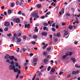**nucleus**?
<instances>
[{"mask_svg": "<svg viewBox=\"0 0 80 80\" xmlns=\"http://www.w3.org/2000/svg\"><path fill=\"white\" fill-rule=\"evenodd\" d=\"M35 11H34L32 13V14L30 15V16L32 17H33V18H37L39 17V16H38V12H36Z\"/></svg>", "mask_w": 80, "mask_h": 80, "instance_id": "1", "label": "nucleus"}, {"mask_svg": "<svg viewBox=\"0 0 80 80\" xmlns=\"http://www.w3.org/2000/svg\"><path fill=\"white\" fill-rule=\"evenodd\" d=\"M80 72V71L78 70L76 71H73L72 72V74L74 75H77Z\"/></svg>", "mask_w": 80, "mask_h": 80, "instance_id": "2", "label": "nucleus"}, {"mask_svg": "<svg viewBox=\"0 0 80 80\" xmlns=\"http://www.w3.org/2000/svg\"><path fill=\"white\" fill-rule=\"evenodd\" d=\"M55 68H52L51 70V71L50 72V75H53L54 73L53 72H55Z\"/></svg>", "mask_w": 80, "mask_h": 80, "instance_id": "3", "label": "nucleus"}, {"mask_svg": "<svg viewBox=\"0 0 80 80\" xmlns=\"http://www.w3.org/2000/svg\"><path fill=\"white\" fill-rule=\"evenodd\" d=\"M63 32H64V36H67V35H68V33H69L68 32V31L65 30H64L63 31Z\"/></svg>", "mask_w": 80, "mask_h": 80, "instance_id": "4", "label": "nucleus"}, {"mask_svg": "<svg viewBox=\"0 0 80 80\" xmlns=\"http://www.w3.org/2000/svg\"><path fill=\"white\" fill-rule=\"evenodd\" d=\"M15 68V65H14L13 66L12 65H10L9 67V69L11 70H13V68Z\"/></svg>", "mask_w": 80, "mask_h": 80, "instance_id": "5", "label": "nucleus"}, {"mask_svg": "<svg viewBox=\"0 0 80 80\" xmlns=\"http://www.w3.org/2000/svg\"><path fill=\"white\" fill-rule=\"evenodd\" d=\"M4 25L6 26V27H9L10 23L8 22H6L4 23Z\"/></svg>", "mask_w": 80, "mask_h": 80, "instance_id": "6", "label": "nucleus"}, {"mask_svg": "<svg viewBox=\"0 0 80 80\" xmlns=\"http://www.w3.org/2000/svg\"><path fill=\"white\" fill-rule=\"evenodd\" d=\"M16 23H18L20 22V19L18 18L15 19Z\"/></svg>", "mask_w": 80, "mask_h": 80, "instance_id": "7", "label": "nucleus"}, {"mask_svg": "<svg viewBox=\"0 0 80 80\" xmlns=\"http://www.w3.org/2000/svg\"><path fill=\"white\" fill-rule=\"evenodd\" d=\"M41 35L42 36H47V33L43 32L41 33Z\"/></svg>", "mask_w": 80, "mask_h": 80, "instance_id": "8", "label": "nucleus"}, {"mask_svg": "<svg viewBox=\"0 0 80 80\" xmlns=\"http://www.w3.org/2000/svg\"><path fill=\"white\" fill-rule=\"evenodd\" d=\"M68 54L67 53L66 55H64L62 57V58L63 60L64 59H65L67 57H68Z\"/></svg>", "mask_w": 80, "mask_h": 80, "instance_id": "9", "label": "nucleus"}, {"mask_svg": "<svg viewBox=\"0 0 80 80\" xmlns=\"http://www.w3.org/2000/svg\"><path fill=\"white\" fill-rule=\"evenodd\" d=\"M9 58H10L11 60H13L15 59V57L13 56H9Z\"/></svg>", "mask_w": 80, "mask_h": 80, "instance_id": "10", "label": "nucleus"}, {"mask_svg": "<svg viewBox=\"0 0 80 80\" xmlns=\"http://www.w3.org/2000/svg\"><path fill=\"white\" fill-rule=\"evenodd\" d=\"M29 27H30V24H28V25L27 24H25V28H27L28 29L29 28Z\"/></svg>", "mask_w": 80, "mask_h": 80, "instance_id": "11", "label": "nucleus"}, {"mask_svg": "<svg viewBox=\"0 0 80 80\" xmlns=\"http://www.w3.org/2000/svg\"><path fill=\"white\" fill-rule=\"evenodd\" d=\"M71 60H72L73 63H75V62H76V59H75V58H71Z\"/></svg>", "mask_w": 80, "mask_h": 80, "instance_id": "12", "label": "nucleus"}, {"mask_svg": "<svg viewBox=\"0 0 80 80\" xmlns=\"http://www.w3.org/2000/svg\"><path fill=\"white\" fill-rule=\"evenodd\" d=\"M10 56H9V55L8 54H7L5 57H4V58L5 59H8L9 58Z\"/></svg>", "mask_w": 80, "mask_h": 80, "instance_id": "13", "label": "nucleus"}, {"mask_svg": "<svg viewBox=\"0 0 80 80\" xmlns=\"http://www.w3.org/2000/svg\"><path fill=\"white\" fill-rule=\"evenodd\" d=\"M44 30H46V31H48V28L47 27H44L43 28Z\"/></svg>", "mask_w": 80, "mask_h": 80, "instance_id": "14", "label": "nucleus"}, {"mask_svg": "<svg viewBox=\"0 0 80 80\" xmlns=\"http://www.w3.org/2000/svg\"><path fill=\"white\" fill-rule=\"evenodd\" d=\"M48 62V59L47 58L44 59V62L45 63H47Z\"/></svg>", "mask_w": 80, "mask_h": 80, "instance_id": "15", "label": "nucleus"}, {"mask_svg": "<svg viewBox=\"0 0 80 80\" xmlns=\"http://www.w3.org/2000/svg\"><path fill=\"white\" fill-rule=\"evenodd\" d=\"M48 23L46 22H44L43 23V26H44V27H47V26H48Z\"/></svg>", "mask_w": 80, "mask_h": 80, "instance_id": "16", "label": "nucleus"}, {"mask_svg": "<svg viewBox=\"0 0 80 80\" xmlns=\"http://www.w3.org/2000/svg\"><path fill=\"white\" fill-rule=\"evenodd\" d=\"M66 15L67 17H70V14L69 13H66Z\"/></svg>", "mask_w": 80, "mask_h": 80, "instance_id": "17", "label": "nucleus"}, {"mask_svg": "<svg viewBox=\"0 0 80 80\" xmlns=\"http://www.w3.org/2000/svg\"><path fill=\"white\" fill-rule=\"evenodd\" d=\"M43 55L44 56H46L47 55V53L46 52H43Z\"/></svg>", "mask_w": 80, "mask_h": 80, "instance_id": "18", "label": "nucleus"}, {"mask_svg": "<svg viewBox=\"0 0 80 80\" xmlns=\"http://www.w3.org/2000/svg\"><path fill=\"white\" fill-rule=\"evenodd\" d=\"M47 46H48V44H47L46 45H44L42 47V49H45V48H46L47 47Z\"/></svg>", "mask_w": 80, "mask_h": 80, "instance_id": "19", "label": "nucleus"}, {"mask_svg": "<svg viewBox=\"0 0 80 80\" xmlns=\"http://www.w3.org/2000/svg\"><path fill=\"white\" fill-rule=\"evenodd\" d=\"M13 70L14 71V73H16V72H18V71L16 70V69H15V68H13Z\"/></svg>", "mask_w": 80, "mask_h": 80, "instance_id": "20", "label": "nucleus"}, {"mask_svg": "<svg viewBox=\"0 0 80 80\" xmlns=\"http://www.w3.org/2000/svg\"><path fill=\"white\" fill-rule=\"evenodd\" d=\"M12 10H8V13L9 14H10L11 13H12Z\"/></svg>", "mask_w": 80, "mask_h": 80, "instance_id": "21", "label": "nucleus"}, {"mask_svg": "<svg viewBox=\"0 0 80 80\" xmlns=\"http://www.w3.org/2000/svg\"><path fill=\"white\" fill-rule=\"evenodd\" d=\"M41 7H42V5L40 4L38 5L37 6V7L38 8H40Z\"/></svg>", "mask_w": 80, "mask_h": 80, "instance_id": "22", "label": "nucleus"}, {"mask_svg": "<svg viewBox=\"0 0 80 80\" xmlns=\"http://www.w3.org/2000/svg\"><path fill=\"white\" fill-rule=\"evenodd\" d=\"M69 28L70 30H72L73 29V26L72 25H70L69 26Z\"/></svg>", "mask_w": 80, "mask_h": 80, "instance_id": "23", "label": "nucleus"}, {"mask_svg": "<svg viewBox=\"0 0 80 80\" xmlns=\"http://www.w3.org/2000/svg\"><path fill=\"white\" fill-rule=\"evenodd\" d=\"M11 7H14L15 6V3H11Z\"/></svg>", "mask_w": 80, "mask_h": 80, "instance_id": "24", "label": "nucleus"}, {"mask_svg": "<svg viewBox=\"0 0 80 80\" xmlns=\"http://www.w3.org/2000/svg\"><path fill=\"white\" fill-rule=\"evenodd\" d=\"M6 62L9 63H10V61L9 59H8L6 60Z\"/></svg>", "mask_w": 80, "mask_h": 80, "instance_id": "25", "label": "nucleus"}, {"mask_svg": "<svg viewBox=\"0 0 80 80\" xmlns=\"http://www.w3.org/2000/svg\"><path fill=\"white\" fill-rule=\"evenodd\" d=\"M37 60H38V59L37 58H35L33 60V61L34 62H37Z\"/></svg>", "mask_w": 80, "mask_h": 80, "instance_id": "26", "label": "nucleus"}, {"mask_svg": "<svg viewBox=\"0 0 80 80\" xmlns=\"http://www.w3.org/2000/svg\"><path fill=\"white\" fill-rule=\"evenodd\" d=\"M8 28L7 27H6L5 29H4V31L5 32H7V31H8Z\"/></svg>", "mask_w": 80, "mask_h": 80, "instance_id": "27", "label": "nucleus"}, {"mask_svg": "<svg viewBox=\"0 0 80 80\" xmlns=\"http://www.w3.org/2000/svg\"><path fill=\"white\" fill-rule=\"evenodd\" d=\"M56 35L58 37H60V34L59 33H58Z\"/></svg>", "mask_w": 80, "mask_h": 80, "instance_id": "28", "label": "nucleus"}, {"mask_svg": "<svg viewBox=\"0 0 80 80\" xmlns=\"http://www.w3.org/2000/svg\"><path fill=\"white\" fill-rule=\"evenodd\" d=\"M75 67L76 68H80V66H78V64H76Z\"/></svg>", "mask_w": 80, "mask_h": 80, "instance_id": "29", "label": "nucleus"}, {"mask_svg": "<svg viewBox=\"0 0 80 80\" xmlns=\"http://www.w3.org/2000/svg\"><path fill=\"white\" fill-rule=\"evenodd\" d=\"M51 68V67L50 66L48 67L47 68V70L48 71H50V70Z\"/></svg>", "mask_w": 80, "mask_h": 80, "instance_id": "30", "label": "nucleus"}, {"mask_svg": "<svg viewBox=\"0 0 80 80\" xmlns=\"http://www.w3.org/2000/svg\"><path fill=\"white\" fill-rule=\"evenodd\" d=\"M51 48H48L46 50H48V51H50V50H51Z\"/></svg>", "mask_w": 80, "mask_h": 80, "instance_id": "31", "label": "nucleus"}, {"mask_svg": "<svg viewBox=\"0 0 80 80\" xmlns=\"http://www.w3.org/2000/svg\"><path fill=\"white\" fill-rule=\"evenodd\" d=\"M33 38H35V39H37V36L36 35H34L33 36Z\"/></svg>", "mask_w": 80, "mask_h": 80, "instance_id": "32", "label": "nucleus"}, {"mask_svg": "<svg viewBox=\"0 0 80 80\" xmlns=\"http://www.w3.org/2000/svg\"><path fill=\"white\" fill-rule=\"evenodd\" d=\"M54 41L55 43L58 41V39L57 38H54Z\"/></svg>", "mask_w": 80, "mask_h": 80, "instance_id": "33", "label": "nucleus"}, {"mask_svg": "<svg viewBox=\"0 0 80 80\" xmlns=\"http://www.w3.org/2000/svg\"><path fill=\"white\" fill-rule=\"evenodd\" d=\"M11 64L12 65H14V62H13V61H12L11 62H10Z\"/></svg>", "mask_w": 80, "mask_h": 80, "instance_id": "34", "label": "nucleus"}, {"mask_svg": "<svg viewBox=\"0 0 80 80\" xmlns=\"http://www.w3.org/2000/svg\"><path fill=\"white\" fill-rule=\"evenodd\" d=\"M21 13H22V11H19L18 13V15H21Z\"/></svg>", "mask_w": 80, "mask_h": 80, "instance_id": "35", "label": "nucleus"}, {"mask_svg": "<svg viewBox=\"0 0 80 80\" xmlns=\"http://www.w3.org/2000/svg\"><path fill=\"white\" fill-rule=\"evenodd\" d=\"M21 42V39H20V38H19L17 40V42L19 43V42Z\"/></svg>", "mask_w": 80, "mask_h": 80, "instance_id": "36", "label": "nucleus"}, {"mask_svg": "<svg viewBox=\"0 0 80 80\" xmlns=\"http://www.w3.org/2000/svg\"><path fill=\"white\" fill-rule=\"evenodd\" d=\"M73 55V53L72 52H70L69 53V56H72Z\"/></svg>", "mask_w": 80, "mask_h": 80, "instance_id": "37", "label": "nucleus"}, {"mask_svg": "<svg viewBox=\"0 0 80 80\" xmlns=\"http://www.w3.org/2000/svg\"><path fill=\"white\" fill-rule=\"evenodd\" d=\"M17 35L18 37H20V36H21V33L19 32V34H17Z\"/></svg>", "mask_w": 80, "mask_h": 80, "instance_id": "38", "label": "nucleus"}, {"mask_svg": "<svg viewBox=\"0 0 80 80\" xmlns=\"http://www.w3.org/2000/svg\"><path fill=\"white\" fill-rule=\"evenodd\" d=\"M15 66L17 67H18V62H17L16 64H15Z\"/></svg>", "mask_w": 80, "mask_h": 80, "instance_id": "39", "label": "nucleus"}, {"mask_svg": "<svg viewBox=\"0 0 80 80\" xmlns=\"http://www.w3.org/2000/svg\"><path fill=\"white\" fill-rule=\"evenodd\" d=\"M49 80H53V78H52V76H50L49 78Z\"/></svg>", "mask_w": 80, "mask_h": 80, "instance_id": "40", "label": "nucleus"}, {"mask_svg": "<svg viewBox=\"0 0 80 80\" xmlns=\"http://www.w3.org/2000/svg\"><path fill=\"white\" fill-rule=\"evenodd\" d=\"M52 31H53V32H55V30H56V29L55 28H52Z\"/></svg>", "mask_w": 80, "mask_h": 80, "instance_id": "41", "label": "nucleus"}, {"mask_svg": "<svg viewBox=\"0 0 80 80\" xmlns=\"http://www.w3.org/2000/svg\"><path fill=\"white\" fill-rule=\"evenodd\" d=\"M32 45H35L36 42L34 41H33L32 42Z\"/></svg>", "mask_w": 80, "mask_h": 80, "instance_id": "42", "label": "nucleus"}, {"mask_svg": "<svg viewBox=\"0 0 80 80\" xmlns=\"http://www.w3.org/2000/svg\"><path fill=\"white\" fill-rule=\"evenodd\" d=\"M15 40V38L14 37H13L12 38V41L14 42Z\"/></svg>", "mask_w": 80, "mask_h": 80, "instance_id": "43", "label": "nucleus"}, {"mask_svg": "<svg viewBox=\"0 0 80 80\" xmlns=\"http://www.w3.org/2000/svg\"><path fill=\"white\" fill-rule=\"evenodd\" d=\"M33 53H30V55H29V56L30 57H32V56H33Z\"/></svg>", "mask_w": 80, "mask_h": 80, "instance_id": "44", "label": "nucleus"}, {"mask_svg": "<svg viewBox=\"0 0 80 80\" xmlns=\"http://www.w3.org/2000/svg\"><path fill=\"white\" fill-rule=\"evenodd\" d=\"M23 38L24 40H26V39H27V37L25 36H23Z\"/></svg>", "mask_w": 80, "mask_h": 80, "instance_id": "45", "label": "nucleus"}, {"mask_svg": "<svg viewBox=\"0 0 80 80\" xmlns=\"http://www.w3.org/2000/svg\"><path fill=\"white\" fill-rule=\"evenodd\" d=\"M16 4L17 5H18V4H19V2L18 1H16Z\"/></svg>", "mask_w": 80, "mask_h": 80, "instance_id": "46", "label": "nucleus"}, {"mask_svg": "<svg viewBox=\"0 0 80 80\" xmlns=\"http://www.w3.org/2000/svg\"><path fill=\"white\" fill-rule=\"evenodd\" d=\"M74 43L75 44V45H77V44H78V42L77 41H75Z\"/></svg>", "mask_w": 80, "mask_h": 80, "instance_id": "47", "label": "nucleus"}, {"mask_svg": "<svg viewBox=\"0 0 80 80\" xmlns=\"http://www.w3.org/2000/svg\"><path fill=\"white\" fill-rule=\"evenodd\" d=\"M12 34H11V33H10L9 34H7V35L8 37H10V36H11V35Z\"/></svg>", "mask_w": 80, "mask_h": 80, "instance_id": "48", "label": "nucleus"}, {"mask_svg": "<svg viewBox=\"0 0 80 80\" xmlns=\"http://www.w3.org/2000/svg\"><path fill=\"white\" fill-rule=\"evenodd\" d=\"M75 23L77 24L79 23V22H78V20H76V21L75 22Z\"/></svg>", "mask_w": 80, "mask_h": 80, "instance_id": "49", "label": "nucleus"}, {"mask_svg": "<svg viewBox=\"0 0 80 80\" xmlns=\"http://www.w3.org/2000/svg\"><path fill=\"white\" fill-rule=\"evenodd\" d=\"M41 18V19H44V18H45V16H42Z\"/></svg>", "mask_w": 80, "mask_h": 80, "instance_id": "50", "label": "nucleus"}, {"mask_svg": "<svg viewBox=\"0 0 80 80\" xmlns=\"http://www.w3.org/2000/svg\"><path fill=\"white\" fill-rule=\"evenodd\" d=\"M4 15H7V12L5 11L4 12Z\"/></svg>", "mask_w": 80, "mask_h": 80, "instance_id": "51", "label": "nucleus"}, {"mask_svg": "<svg viewBox=\"0 0 80 80\" xmlns=\"http://www.w3.org/2000/svg\"><path fill=\"white\" fill-rule=\"evenodd\" d=\"M18 74H20V73H21V71H20V69H19L18 70Z\"/></svg>", "mask_w": 80, "mask_h": 80, "instance_id": "52", "label": "nucleus"}, {"mask_svg": "<svg viewBox=\"0 0 80 80\" xmlns=\"http://www.w3.org/2000/svg\"><path fill=\"white\" fill-rule=\"evenodd\" d=\"M22 50L24 52H25V51H26V48H23L22 49Z\"/></svg>", "mask_w": 80, "mask_h": 80, "instance_id": "53", "label": "nucleus"}, {"mask_svg": "<svg viewBox=\"0 0 80 80\" xmlns=\"http://www.w3.org/2000/svg\"><path fill=\"white\" fill-rule=\"evenodd\" d=\"M37 27H36L35 28V30L36 32H38V29H37Z\"/></svg>", "mask_w": 80, "mask_h": 80, "instance_id": "54", "label": "nucleus"}, {"mask_svg": "<svg viewBox=\"0 0 80 80\" xmlns=\"http://www.w3.org/2000/svg\"><path fill=\"white\" fill-rule=\"evenodd\" d=\"M63 72H61L59 73V75H62V74H63Z\"/></svg>", "mask_w": 80, "mask_h": 80, "instance_id": "55", "label": "nucleus"}, {"mask_svg": "<svg viewBox=\"0 0 80 80\" xmlns=\"http://www.w3.org/2000/svg\"><path fill=\"white\" fill-rule=\"evenodd\" d=\"M18 76H19V75L18 74H17L16 77V79H17V78H18Z\"/></svg>", "mask_w": 80, "mask_h": 80, "instance_id": "56", "label": "nucleus"}, {"mask_svg": "<svg viewBox=\"0 0 80 80\" xmlns=\"http://www.w3.org/2000/svg\"><path fill=\"white\" fill-rule=\"evenodd\" d=\"M50 13V12H48L46 13V15H49Z\"/></svg>", "mask_w": 80, "mask_h": 80, "instance_id": "57", "label": "nucleus"}, {"mask_svg": "<svg viewBox=\"0 0 80 80\" xmlns=\"http://www.w3.org/2000/svg\"><path fill=\"white\" fill-rule=\"evenodd\" d=\"M13 36L14 37H17V35L16 33H14V34L13 35Z\"/></svg>", "mask_w": 80, "mask_h": 80, "instance_id": "58", "label": "nucleus"}, {"mask_svg": "<svg viewBox=\"0 0 80 80\" xmlns=\"http://www.w3.org/2000/svg\"><path fill=\"white\" fill-rule=\"evenodd\" d=\"M42 68H43V66L42 65V66H41V67H40L39 68L40 69H42Z\"/></svg>", "mask_w": 80, "mask_h": 80, "instance_id": "59", "label": "nucleus"}, {"mask_svg": "<svg viewBox=\"0 0 80 80\" xmlns=\"http://www.w3.org/2000/svg\"><path fill=\"white\" fill-rule=\"evenodd\" d=\"M71 77V75L70 74H68V78H70Z\"/></svg>", "mask_w": 80, "mask_h": 80, "instance_id": "60", "label": "nucleus"}, {"mask_svg": "<svg viewBox=\"0 0 80 80\" xmlns=\"http://www.w3.org/2000/svg\"><path fill=\"white\" fill-rule=\"evenodd\" d=\"M52 27H55V25L54 24H52Z\"/></svg>", "mask_w": 80, "mask_h": 80, "instance_id": "61", "label": "nucleus"}, {"mask_svg": "<svg viewBox=\"0 0 80 80\" xmlns=\"http://www.w3.org/2000/svg\"><path fill=\"white\" fill-rule=\"evenodd\" d=\"M27 69H28V66H26L25 68V70H27Z\"/></svg>", "mask_w": 80, "mask_h": 80, "instance_id": "62", "label": "nucleus"}, {"mask_svg": "<svg viewBox=\"0 0 80 80\" xmlns=\"http://www.w3.org/2000/svg\"><path fill=\"white\" fill-rule=\"evenodd\" d=\"M49 37L50 38H52V35H49Z\"/></svg>", "mask_w": 80, "mask_h": 80, "instance_id": "63", "label": "nucleus"}, {"mask_svg": "<svg viewBox=\"0 0 80 80\" xmlns=\"http://www.w3.org/2000/svg\"><path fill=\"white\" fill-rule=\"evenodd\" d=\"M0 32H3V30H2V28L0 29Z\"/></svg>", "mask_w": 80, "mask_h": 80, "instance_id": "64", "label": "nucleus"}]
</instances>
